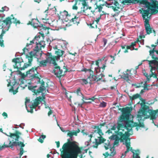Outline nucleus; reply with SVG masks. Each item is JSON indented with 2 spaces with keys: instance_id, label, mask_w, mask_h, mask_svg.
<instances>
[{
  "instance_id": "nucleus-1",
  "label": "nucleus",
  "mask_w": 158,
  "mask_h": 158,
  "mask_svg": "<svg viewBox=\"0 0 158 158\" xmlns=\"http://www.w3.org/2000/svg\"><path fill=\"white\" fill-rule=\"evenodd\" d=\"M132 110L119 109L121 111L122 114L118 121L117 131H115V134L112 135L110 137L111 139L115 140L114 145H118L119 141L122 142L124 139L130 141L129 137L131 134L129 132L132 130L133 127H138L139 128H144L145 125L143 122L145 119L150 118L154 123V120L158 117V109H139L137 117L139 123H134L133 120L129 119Z\"/></svg>"
},
{
  "instance_id": "nucleus-2",
  "label": "nucleus",
  "mask_w": 158,
  "mask_h": 158,
  "mask_svg": "<svg viewBox=\"0 0 158 158\" xmlns=\"http://www.w3.org/2000/svg\"><path fill=\"white\" fill-rule=\"evenodd\" d=\"M71 139H67L60 149L62 158H77L78 154L81 153L82 148L79 147L75 141H72Z\"/></svg>"
},
{
  "instance_id": "nucleus-3",
  "label": "nucleus",
  "mask_w": 158,
  "mask_h": 158,
  "mask_svg": "<svg viewBox=\"0 0 158 158\" xmlns=\"http://www.w3.org/2000/svg\"><path fill=\"white\" fill-rule=\"evenodd\" d=\"M139 3L145 5V8H147V10L142 9L143 13L142 16L144 21L146 20L149 21L150 17H148L150 14V10L151 11L152 15L155 14L158 12V2L157 0L153 1L152 3L148 2L147 0H141Z\"/></svg>"
},
{
  "instance_id": "nucleus-4",
  "label": "nucleus",
  "mask_w": 158,
  "mask_h": 158,
  "mask_svg": "<svg viewBox=\"0 0 158 158\" xmlns=\"http://www.w3.org/2000/svg\"><path fill=\"white\" fill-rule=\"evenodd\" d=\"M129 97L131 101L129 103L127 106L125 107H122V106H120V104L118 103H115L114 105V106L113 107L114 108H117V109H133L132 105L133 104L132 101L138 98H140V100H141L142 102L140 103L141 107V109H149V106L153 104L155 101H148L146 102L145 100L143 99L141 97L140 94H134L132 96L129 95Z\"/></svg>"
},
{
  "instance_id": "nucleus-5",
  "label": "nucleus",
  "mask_w": 158,
  "mask_h": 158,
  "mask_svg": "<svg viewBox=\"0 0 158 158\" xmlns=\"http://www.w3.org/2000/svg\"><path fill=\"white\" fill-rule=\"evenodd\" d=\"M15 24L16 25L17 24H20L21 23L19 20H17L15 18L13 15H11L10 17H8L6 18L5 19L2 20L0 19V27L2 28H3L2 33L0 35V45L1 47H4V40L3 37L4 34L6 33V31L3 30V29L6 27H10L11 24L12 23Z\"/></svg>"
},
{
  "instance_id": "nucleus-6",
  "label": "nucleus",
  "mask_w": 158,
  "mask_h": 158,
  "mask_svg": "<svg viewBox=\"0 0 158 158\" xmlns=\"http://www.w3.org/2000/svg\"><path fill=\"white\" fill-rule=\"evenodd\" d=\"M37 67L34 68L32 67L31 69L26 72L27 74H32V76L33 78H36L39 79L38 81V83L41 84V86L38 88L37 89H36L35 88L37 87L36 85L34 86H31L28 87V88L30 90H31L32 91L34 92L35 94H37L40 93L42 92L46 89V88L44 86L45 82L44 81L42 80V81H40V79L38 77V75L37 74L35 73H38L37 72Z\"/></svg>"
},
{
  "instance_id": "nucleus-7",
  "label": "nucleus",
  "mask_w": 158,
  "mask_h": 158,
  "mask_svg": "<svg viewBox=\"0 0 158 158\" xmlns=\"http://www.w3.org/2000/svg\"><path fill=\"white\" fill-rule=\"evenodd\" d=\"M21 133L19 131H16L15 133H10L9 135L8 136L10 137L14 138V137H16L15 139V141H13L12 142L11 141H9L8 144L7 145V143L5 142L3 145L0 144V150L5 148L10 147L12 148L14 146H17L19 145L20 146V148H23L25 146V144L23 143V142H17L18 141L19 139V135H21ZM14 140H13L12 141Z\"/></svg>"
},
{
  "instance_id": "nucleus-8",
  "label": "nucleus",
  "mask_w": 158,
  "mask_h": 158,
  "mask_svg": "<svg viewBox=\"0 0 158 158\" xmlns=\"http://www.w3.org/2000/svg\"><path fill=\"white\" fill-rule=\"evenodd\" d=\"M110 139L112 140H114L115 139H110ZM115 142V141H114ZM114 142L113 143V147H111V145L110 144V142L108 140L106 142L104 143V147L106 150H107L109 149H110L109 152H106L105 153H103V155L105 156V158H111V157H113L116 154V152L115 149V146H118L119 145V143H118V145H114Z\"/></svg>"
},
{
  "instance_id": "nucleus-9",
  "label": "nucleus",
  "mask_w": 158,
  "mask_h": 158,
  "mask_svg": "<svg viewBox=\"0 0 158 158\" xmlns=\"http://www.w3.org/2000/svg\"><path fill=\"white\" fill-rule=\"evenodd\" d=\"M44 99L45 98L44 96H43L42 97L40 96L36 98L34 100L30 101L29 98H26L25 101L26 107L27 108L28 106L30 109H35Z\"/></svg>"
},
{
  "instance_id": "nucleus-10",
  "label": "nucleus",
  "mask_w": 158,
  "mask_h": 158,
  "mask_svg": "<svg viewBox=\"0 0 158 158\" xmlns=\"http://www.w3.org/2000/svg\"><path fill=\"white\" fill-rule=\"evenodd\" d=\"M12 61L15 63L14 65L15 69H20L21 70H23L27 68L28 66H31V63H30L28 62V64L24 63L23 59L21 57H17L15 58L12 60Z\"/></svg>"
},
{
  "instance_id": "nucleus-11",
  "label": "nucleus",
  "mask_w": 158,
  "mask_h": 158,
  "mask_svg": "<svg viewBox=\"0 0 158 158\" xmlns=\"http://www.w3.org/2000/svg\"><path fill=\"white\" fill-rule=\"evenodd\" d=\"M106 4H103L100 5H96V7L95 8V10L98 9V11L100 12L102 11L103 8V6H106L108 7L111 8L112 9L114 12L117 11L118 10V9L121 8V5H120L118 2L114 0L113 2V6H110V4H108L106 2Z\"/></svg>"
},
{
  "instance_id": "nucleus-12",
  "label": "nucleus",
  "mask_w": 158,
  "mask_h": 158,
  "mask_svg": "<svg viewBox=\"0 0 158 158\" xmlns=\"http://www.w3.org/2000/svg\"><path fill=\"white\" fill-rule=\"evenodd\" d=\"M41 49L39 48H36V47L35 48L33 51L30 52L29 53V55L27 54L26 55V58H27L28 60V62L31 63L33 60V57L35 58L40 56V57L42 55V52Z\"/></svg>"
},
{
  "instance_id": "nucleus-13",
  "label": "nucleus",
  "mask_w": 158,
  "mask_h": 158,
  "mask_svg": "<svg viewBox=\"0 0 158 158\" xmlns=\"http://www.w3.org/2000/svg\"><path fill=\"white\" fill-rule=\"evenodd\" d=\"M125 142V145L127 148V150L125 152L124 154H122V156L120 158H124L126 156V154L128 153L130 151L133 153V158H140L139 156V154L138 153H135L134 152V150L132 149V147H130V142L128 141V140L127 139H124Z\"/></svg>"
},
{
  "instance_id": "nucleus-14",
  "label": "nucleus",
  "mask_w": 158,
  "mask_h": 158,
  "mask_svg": "<svg viewBox=\"0 0 158 158\" xmlns=\"http://www.w3.org/2000/svg\"><path fill=\"white\" fill-rule=\"evenodd\" d=\"M91 127L94 129L92 130L91 133L93 135L94 137H97L98 139L103 138L102 136L104 134L99 126L93 125Z\"/></svg>"
},
{
  "instance_id": "nucleus-15",
  "label": "nucleus",
  "mask_w": 158,
  "mask_h": 158,
  "mask_svg": "<svg viewBox=\"0 0 158 158\" xmlns=\"http://www.w3.org/2000/svg\"><path fill=\"white\" fill-rule=\"evenodd\" d=\"M95 75H90L87 78V79H88L91 82L94 81L97 82L101 80L102 77L104 76L102 73L100 72H98V73L95 72Z\"/></svg>"
},
{
  "instance_id": "nucleus-16",
  "label": "nucleus",
  "mask_w": 158,
  "mask_h": 158,
  "mask_svg": "<svg viewBox=\"0 0 158 158\" xmlns=\"http://www.w3.org/2000/svg\"><path fill=\"white\" fill-rule=\"evenodd\" d=\"M43 55L44 56L46 60L39 61V65L40 66L45 67L47 66L48 63H49V64L52 63L56 65L55 63H53V61H52V60L50 55L48 56L45 54H43Z\"/></svg>"
},
{
  "instance_id": "nucleus-17",
  "label": "nucleus",
  "mask_w": 158,
  "mask_h": 158,
  "mask_svg": "<svg viewBox=\"0 0 158 158\" xmlns=\"http://www.w3.org/2000/svg\"><path fill=\"white\" fill-rule=\"evenodd\" d=\"M64 70L63 71V69L59 66H55V69L54 70L55 74L56 76L60 78L62 76H64L65 75V73L68 71V69L66 68H63Z\"/></svg>"
},
{
  "instance_id": "nucleus-18",
  "label": "nucleus",
  "mask_w": 158,
  "mask_h": 158,
  "mask_svg": "<svg viewBox=\"0 0 158 158\" xmlns=\"http://www.w3.org/2000/svg\"><path fill=\"white\" fill-rule=\"evenodd\" d=\"M127 72H129V73L131 75H133V73L135 74L136 71L134 69H131L130 70L127 69V70L125 72H123V74L121 75V78L123 79L124 80H126L127 82L130 81L129 79V74Z\"/></svg>"
},
{
  "instance_id": "nucleus-19",
  "label": "nucleus",
  "mask_w": 158,
  "mask_h": 158,
  "mask_svg": "<svg viewBox=\"0 0 158 158\" xmlns=\"http://www.w3.org/2000/svg\"><path fill=\"white\" fill-rule=\"evenodd\" d=\"M64 53V51L60 49H58L55 52L56 56H52V55L50 54L49 55L51 57L53 63H54L55 65H57V64L56 63V60H58V59H59L60 57L63 55Z\"/></svg>"
},
{
  "instance_id": "nucleus-20",
  "label": "nucleus",
  "mask_w": 158,
  "mask_h": 158,
  "mask_svg": "<svg viewBox=\"0 0 158 158\" xmlns=\"http://www.w3.org/2000/svg\"><path fill=\"white\" fill-rule=\"evenodd\" d=\"M107 61V60H105V63L104 64H103L102 66L101 67H100L99 66V63H100V62H99V60L98 59V60H97L95 61V64L97 66V68H95V72L96 73H98V72H100L101 73H103L104 70L105 69V68L106 67V62Z\"/></svg>"
},
{
  "instance_id": "nucleus-21",
  "label": "nucleus",
  "mask_w": 158,
  "mask_h": 158,
  "mask_svg": "<svg viewBox=\"0 0 158 158\" xmlns=\"http://www.w3.org/2000/svg\"><path fill=\"white\" fill-rule=\"evenodd\" d=\"M27 25H31L33 27L36 28L38 27H43V25L40 24V22L37 19H32L31 21H29L27 23Z\"/></svg>"
},
{
  "instance_id": "nucleus-22",
  "label": "nucleus",
  "mask_w": 158,
  "mask_h": 158,
  "mask_svg": "<svg viewBox=\"0 0 158 158\" xmlns=\"http://www.w3.org/2000/svg\"><path fill=\"white\" fill-rule=\"evenodd\" d=\"M66 131L68 132L67 135L70 137L71 140H73V135L77 136V133L80 132V131L79 129H78L76 131L73 130L72 131H71L69 130H67Z\"/></svg>"
},
{
  "instance_id": "nucleus-23",
  "label": "nucleus",
  "mask_w": 158,
  "mask_h": 158,
  "mask_svg": "<svg viewBox=\"0 0 158 158\" xmlns=\"http://www.w3.org/2000/svg\"><path fill=\"white\" fill-rule=\"evenodd\" d=\"M144 23L146 32L147 34L149 35L152 32V28L150 26L149 22L148 20H146L145 21H144Z\"/></svg>"
},
{
  "instance_id": "nucleus-24",
  "label": "nucleus",
  "mask_w": 158,
  "mask_h": 158,
  "mask_svg": "<svg viewBox=\"0 0 158 158\" xmlns=\"http://www.w3.org/2000/svg\"><path fill=\"white\" fill-rule=\"evenodd\" d=\"M82 100L83 103H91L93 102L96 98L95 96L91 98H88L87 97H85L83 95L82 97Z\"/></svg>"
},
{
  "instance_id": "nucleus-25",
  "label": "nucleus",
  "mask_w": 158,
  "mask_h": 158,
  "mask_svg": "<svg viewBox=\"0 0 158 158\" xmlns=\"http://www.w3.org/2000/svg\"><path fill=\"white\" fill-rule=\"evenodd\" d=\"M40 39H39V40H37V41L35 42L36 44V48H39L41 49L42 48H44L45 47V41L40 40Z\"/></svg>"
},
{
  "instance_id": "nucleus-26",
  "label": "nucleus",
  "mask_w": 158,
  "mask_h": 158,
  "mask_svg": "<svg viewBox=\"0 0 158 158\" xmlns=\"http://www.w3.org/2000/svg\"><path fill=\"white\" fill-rule=\"evenodd\" d=\"M102 139H99V140L98 139H95V143L93 146L94 148H97L98 145L102 143H103L106 141V139L103 138H101Z\"/></svg>"
},
{
  "instance_id": "nucleus-27",
  "label": "nucleus",
  "mask_w": 158,
  "mask_h": 158,
  "mask_svg": "<svg viewBox=\"0 0 158 158\" xmlns=\"http://www.w3.org/2000/svg\"><path fill=\"white\" fill-rule=\"evenodd\" d=\"M68 13V12L65 10H64L63 11H60V12L59 14H58L59 19H65Z\"/></svg>"
},
{
  "instance_id": "nucleus-28",
  "label": "nucleus",
  "mask_w": 158,
  "mask_h": 158,
  "mask_svg": "<svg viewBox=\"0 0 158 158\" xmlns=\"http://www.w3.org/2000/svg\"><path fill=\"white\" fill-rule=\"evenodd\" d=\"M49 28V27H43L41 29L42 30L41 32H40L39 33L41 35L43 38H44V34H46L48 33V30Z\"/></svg>"
},
{
  "instance_id": "nucleus-29",
  "label": "nucleus",
  "mask_w": 158,
  "mask_h": 158,
  "mask_svg": "<svg viewBox=\"0 0 158 158\" xmlns=\"http://www.w3.org/2000/svg\"><path fill=\"white\" fill-rule=\"evenodd\" d=\"M135 2L139 3L140 2V0H124L122 2V3L124 5H125L126 4L131 3L134 4L135 3Z\"/></svg>"
},
{
  "instance_id": "nucleus-30",
  "label": "nucleus",
  "mask_w": 158,
  "mask_h": 158,
  "mask_svg": "<svg viewBox=\"0 0 158 158\" xmlns=\"http://www.w3.org/2000/svg\"><path fill=\"white\" fill-rule=\"evenodd\" d=\"M80 21V19L78 17H77L75 15L73 19L71 20L70 23H72L73 24H77V25L79 23Z\"/></svg>"
},
{
  "instance_id": "nucleus-31",
  "label": "nucleus",
  "mask_w": 158,
  "mask_h": 158,
  "mask_svg": "<svg viewBox=\"0 0 158 158\" xmlns=\"http://www.w3.org/2000/svg\"><path fill=\"white\" fill-rule=\"evenodd\" d=\"M75 15L73 14L70 13L69 14L68 13V15L65 19V21L68 22L69 21V22H70Z\"/></svg>"
},
{
  "instance_id": "nucleus-32",
  "label": "nucleus",
  "mask_w": 158,
  "mask_h": 158,
  "mask_svg": "<svg viewBox=\"0 0 158 158\" xmlns=\"http://www.w3.org/2000/svg\"><path fill=\"white\" fill-rule=\"evenodd\" d=\"M88 25L89 26H90V27L92 28H97V24L94 20L93 21V22L92 23H91L89 24H88Z\"/></svg>"
},
{
  "instance_id": "nucleus-33",
  "label": "nucleus",
  "mask_w": 158,
  "mask_h": 158,
  "mask_svg": "<svg viewBox=\"0 0 158 158\" xmlns=\"http://www.w3.org/2000/svg\"><path fill=\"white\" fill-rule=\"evenodd\" d=\"M46 136L45 135H41L39 139H38V141L41 143H42L44 142V140L46 138Z\"/></svg>"
},
{
  "instance_id": "nucleus-34",
  "label": "nucleus",
  "mask_w": 158,
  "mask_h": 158,
  "mask_svg": "<svg viewBox=\"0 0 158 158\" xmlns=\"http://www.w3.org/2000/svg\"><path fill=\"white\" fill-rule=\"evenodd\" d=\"M75 93H76L77 95L78 96H81V97L83 96V95L81 93L80 88H77Z\"/></svg>"
},
{
  "instance_id": "nucleus-35",
  "label": "nucleus",
  "mask_w": 158,
  "mask_h": 158,
  "mask_svg": "<svg viewBox=\"0 0 158 158\" xmlns=\"http://www.w3.org/2000/svg\"><path fill=\"white\" fill-rule=\"evenodd\" d=\"M88 81H89L88 79H81L80 80V82L82 85H86L88 83Z\"/></svg>"
},
{
  "instance_id": "nucleus-36",
  "label": "nucleus",
  "mask_w": 158,
  "mask_h": 158,
  "mask_svg": "<svg viewBox=\"0 0 158 158\" xmlns=\"http://www.w3.org/2000/svg\"><path fill=\"white\" fill-rule=\"evenodd\" d=\"M40 35L36 36L32 40L30 41V44L31 45L32 44H34V42H35L36 41H37V40H39V39H40Z\"/></svg>"
},
{
  "instance_id": "nucleus-37",
  "label": "nucleus",
  "mask_w": 158,
  "mask_h": 158,
  "mask_svg": "<svg viewBox=\"0 0 158 158\" xmlns=\"http://www.w3.org/2000/svg\"><path fill=\"white\" fill-rule=\"evenodd\" d=\"M65 91H66V89H64ZM65 94L66 96V97L67 98L68 100L69 101H71V98L72 97L71 94L70 93L68 92H67L66 91L65 92Z\"/></svg>"
},
{
  "instance_id": "nucleus-38",
  "label": "nucleus",
  "mask_w": 158,
  "mask_h": 158,
  "mask_svg": "<svg viewBox=\"0 0 158 158\" xmlns=\"http://www.w3.org/2000/svg\"><path fill=\"white\" fill-rule=\"evenodd\" d=\"M143 81L137 84H135L134 85L136 88H139L143 87Z\"/></svg>"
},
{
  "instance_id": "nucleus-39",
  "label": "nucleus",
  "mask_w": 158,
  "mask_h": 158,
  "mask_svg": "<svg viewBox=\"0 0 158 158\" xmlns=\"http://www.w3.org/2000/svg\"><path fill=\"white\" fill-rule=\"evenodd\" d=\"M102 13H103L102 14H101L100 15V16L98 17V18H97L96 20H95L94 21H95V22L98 24V23L99 22L100 19L101 18V16L103 15H106V13L104 12V11H102Z\"/></svg>"
},
{
  "instance_id": "nucleus-40",
  "label": "nucleus",
  "mask_w": 158,
  "mask_h": 158,
  "mask_svg": "<svg viewBox=\"0 0 158 158\" xmlns=\"http://www.w3.org/2000/svg\"><path fill=\"white\" fill-rule=\"evenodd\" d=\"M106 104L107 103L104 102H102L100 103L99 105V106L100 107L104 108L106 106Z\"/></svg>"
},
{
  "instance_id": "nucleus-41",
  "label": "nucleus",
  "mask_w": 158,
  "mask_h": 158,
  "mask_svg": "<svg viewBox=\"0 0 158 158\" xmlns=\"http://www.w3.org/2000/svg\"><path fill=\"white\" fill-rule=\"evenodd\" d=\"M75 1V3L74 4L73 6L72 9L73 10H77V9L78 7H77V2H78V0H76Z\"/></svg>"
},
{
  "instance_id": "nucleus-42",
  "label": "nucleus",
  "mask_w": 158,
  "mask_h": 158,
  "mask_svg": "<svg viewBox=\"0 0 158 158\" xmlns=\"http://www.w3.org/2000/svg\"><path fill=\"white\" fill-rule=\"evenodd\" d=\"M140 42V41L139 40V38H137L136 41L134 42H132L131 44V46L132 47H133L136 45V42Z\"/></svg>"
},
{
  "instance_id": "nucleus-43",
  "label": "nucleus",
  "mask_w": 158,
  "mask_h": 158,
  "mask_svg": "<svg viewBox=\"0 0 158 158\" xmlns=\"http://www.w3.org/2000/svg\"><path fill=\"white\" fill-rule=\"evenodd\" d=\"M81 2H82V4L84 8V9L85 8V7H87V3L86 2H85V0H83L81 1Z\"/></svg>"
},
{
  "instance_id": "nucleus-44",
  "label": "nucleus",
  "mask_w": 158,
  "mask_h": 158,
  "mask_svg": "<svg viewBox=\"0 0 158 158\" xmlns=\"http://www.w3.org/2000/svg\"><path fill=\"white\" fill-rule=\"evenodd\" d=\"M131 48V45L129 46H127L126 47V49L123 51V52L125 53H127L128 52V49H130Z\"/></svg>"
},
{
  "instance_id": "nucleus-45",
  "label": "nucleus",
  "mask_w": 158,
  "mask_h": 158,
  "mask_svg": "<svg viewBox=\"0 0 158 158\" xmlns=\"http://www.w3.org/2000/svg\"><path fill=\"white\" fill-rule=\"evenodd\" d=\"M146 82H145V83L143 85V87L144 88V89H146L148 90H149V89L148 87V85L146 84Z\"/></svg>"
},
{
  "instance_id": "nucleus-46",
  "label": "nucleus",
  "mask_w": 158,
  "mask_h": 158,
  "mask_svg": "<svg viewBox=\"0 0 158 158\" xmlns=\"http://www.w3.org/2000/svg\"><path fill=\"white\" fill-rule=\"evenodd\" d=\"M146 77L148 81L149 80L150 76L148 75V74L147 73H145L143 74Z\"/></svg>"
},
{
  "instance_id": "nucleus-47",
  "label": "nucleus",
  "mask_w": 158,
  "mask_h": 158,
  "mask_svg": "<svg viewBox=\"0 0 158 158\" xmlns=\"http://www.w3.org/2000/svg\"><path fill=\"white\" fill-rule=\"evenodd\" d=\"M2 116L3 117H4V118H6L8 117V115H7V114L5 112H3L2 113Z\"/></svg>"
},
{
  "instance_id": "nucleus-48",
  "label": "nucleus",
  "mask_w": 158,
  "mask_h": 158,
  "mask_svg": "<svg viewBox=\"0 0 158 158\" xmlns=\"http://www.w3.org/2000/svg\"><path fill=\"white\" fill-rule=\"evenodd\" d=\"M103 43L104 44L103 45V46L104 47H105L107 42V40L105 38H103Z\"/></svg>"
},
{
  "instance_id": "nucleus-49",
  "label": "nucleus",
  "mask_w": 158,
  "mask_h": 158,
  "mask_svg": "<svg viewBox=\"0 0 158 158\" xmlns=\"http://www.w3.org/2000/svg\"><path fill=\"white\" fill-rule=\"evenodd\" d=\"M20 155L21 156L23 154V148H20Z\"/></svg>"
},
{
  "instance_id": "nucleus-50",
  "label": "nucleus",
  "mask_w": 158,
  "mask_h": 158,
  "mask_svg": "<svg viewBox=\"0 0 158 158\" xmlns=\"http://www.w3.org/2000/svg\"><path fill=\"white\" fill-rule=\"evenodd\" d=\"M152 77H153L155 78H157V75L156 74L154 73L153 72H152V75L150 76V77L151 78Z\"/></svg>"
},
{
  "instance_id": "nucleus-51",
  "label": "nucleus",
  "mask_w": 158,
  "mask_h": 158,
  "mask_svg": "<svg viewBox=\"0 0 158 158\" xmlns=\"http://www.w3.org/2000/svg\"><path fill=\"white\" fill-rule=\"evenodd\" d=\"M116 128V126L115 124H114L111 128V130H115Z\"/></svg>"
},
{
  "instance_id": "nucleus-52",
  "label": "nucleus",
  "mask_w": 158,
  "mask_h": 158,
  "mask_svg": "<svg viewBox=\"0 0 158 158\" xmlns=\"http://www.w3.org/2000/svg\"><path fill=\"white\" fill-rule=\"evenodd\" d=\"M6 7L5 6L3 7H2V10H0V12H3L4 11H5L6 10L5 8Z\"/></svg>"
},
{
  "instance_id": "nucleus-53",
  "label": "nucleus",
  "mask_w": 158,
  "mask_h": 158,
  "mask_svg": "<svg viewBox=\"0 0 158 158\" xmlns=\"http://www.w3.org/2000/svg\"><path fill=\"white\" fill-rule=\"evenodd\" d=\"M81 132L82 133V134L83 135H88V134L85 131V130H82Z\"/></svg>"
},
{
  "instance_id": "nucleus-54",
  "label": "nucleus",
  "mask_w": 158,
  "mask_h": 158,
  "mask_svg": "<svg viewBox=\"0 0 158 158\" xmlns=\"http://www.w3.org/2000/svg\"><path fill=\"white\" fill-rule=\"evenodd\" d=\"M106 57L105 56H103L102 58H101V59H99V62H101L102 61L104 60L105 59V58Z\"/></svg>"
},
{
  "instance_id": "nucleus-55",
  "label": "nucleus",
  "mask_w": 158,
  "mask_h": 158,
  "mask_svg": "<svg viewBox=\"0 0 158 158\" xmlns=\"http://www.w3.org/2000/svg\"><path fill=\"white\" fill-rule=\"evenodd\" d=\"M106 124V123L105 122H104L103 123L100 124L99 126L100 127H101V128L102 127L104 126Z\"/></svg>"
},
{
  "instance_id": "nucleus-56",
  "label": "nucleus",
  "mask_w": 158,
  "mask_h": 158,
  "mask_svg": "<svg viewBox=\"0 0 158 158\" xmlns=\"http://www.w3.org/2000/svg\"><path fill=\"white\" fill-rule=\"evenodd\" d=\"M56 146L57 148L59 147L60 146V142L59 141L56 142Z\"/></svg>"
},
{
  "instance_id": "nucleus-57",
  "label": "nucleus",
  "mask_w": 158,
  "mask_h": 158,
  "mask_svg": "<svg viewBox=\"0 0 158 158\" xmlns=\"http://www.w3.org/2000/svg\"><path fill=\"white\" fill-rule=\"evenodd\" d=\"M53 113V112L51 110V109H50V110L49 111L48 113V116H49L50 115H51Z\"/></svg>"
},
{
  "instance_id": "nucleus-58",
  "label": "nucleus",
  "mask_w": 158,
  "mask_h": 158,
  "mask_svg": "<svg viewBox=\"0 0 158 158\" xmlns=\"http://www.w3.org/2000/svg\"><path fill=\"white\" fill-rule=\"evenodd\" d=\"M27 110L28 112H30L31 113L33 112V109H27Z\"/></svg>"
},
{
  "instance_id": "nucleus-59",
  "label": "nucleus",
  "mask_w": 158,
  "mask_h": 158,
  "mask_svg": "<svg viewBox=\"0 0 158 158\" xmlns=\"http://www.w3.org/2000/svg\"><path fill=\"white\" fill-rule=\"evenodd\" d=\"M48 9L46 10L44 12V13L46 15H48Z\"/></svg>"
},
{
  "instance_id": "nucleus-60",
  "label": "nucleus",
  "mask_w": 158,
  "mask_h": 158,
  "mask_svg": "<svg viewBox=\"0 0 158 158\" xmlns=\"http://www.w3.org/2000/svg\"><path fill=\"white\" fill-rule=\"evenodd\" d=\"M155 51L154 50V49H153L152 50H150L149 51L150 54H153Z\"/></svg>"
},
{
  "instance_id": "nucleus-61",
  "label": "nucleus",
  "mask_w": 158,
  "mask_h": 158,
  "mask_svg": "<svg viewBox=\"0 0 158 158\" xmlns=\"http://www.w3.org/2000/svg\"><path fill=\"white\" fill-rule=\"evenodd\" d=\"M117 42V41L115 40L114 41H112L111 43V44L112 45H114Z\"/></svg>"
},
{
  "instance_id": "nucleus-62",
  "label": "nucleus",
  "mask_w": 158,
  "mask_h": 158,
  "mask_svg": "<svg viewBox=\"0 0 158 158\" xmlns=\"http://www.w3.org/2000/svg\"><path fill=\"white\" fill-rule=\"evenodd\" d=\"M111 130V129H109L106 132V133H108L109 134H110V133H112V131Z\"/></svg>"
},
{
  "instance_id": "nucleus-63",
  "label": "nucleus",
  "mask_w": 158,
  "mask_h": 158,
  "mask_svg": "<svg viewBox=\"0 0 158 158\" xmlns=\"http://www.w3.org/2000/svg\"><path fill=\"white\" fill-rule=\"evenodd\" d=\"M69 53L70 55H73V56H76L77 55V53L76 52H75L73 53H72L71 52H69Z\"/></svg>"
},
{
  "instance_id": "nucleus-64",
  "label": "nucleus",
  "mask_w": 158,
  "mask_h": 158,
  "mask_svg": "<svg viewBox=\"0 0 158 158\" xmlns=\"http://www.w3.org/2000/svg\"><path fill=\"white\" fill-rule=\"evenodd\" d=\"M122 49H124V50H125V49H126V46L125 45H121V46Z\"/></svg>"
}]
</instances>
